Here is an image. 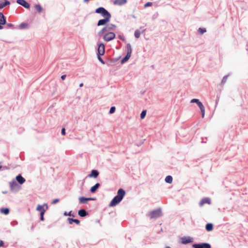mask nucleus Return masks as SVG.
Masks as SVG:
<instances>
[{
	"label": "nucleus",
	"instance_id": "obj_22",
	"mask_svg": "<svg viewBox=\"0 0 248 248\" xmlns=\"http://www.w3.org/2000/svg\"><path fill=\"white\" fill-rule=\"evenodd\" d=\"M205 229L208 232L212 231L213 230V225L212 223H208L206 225Z\"/></svg>",
	"mask_w": 248,
	"mask_h": 248
},
{
	"label": "nucleus",
	"instance_id": "obj_43",
	"mask_svg": "<svg viewBox=\"0 0 248 248\" xmlns=\"http://www.w3.org/2000/svg\"><path fill=\"white\" fill-rule=\"evenodd\" d=\"M65 78H66V75H62L61 76V78H62V80L65 79Z\"/></svg>",
	"mask_w": 248,
	"mask_h": 248
},
{
	"label": "nucleus",
	"instance_id": "obj_12",
	"mask_svg": "<svg viewBox=\"0 0 248 248\" xmlns=\"http://www.w3.org/2000/svg\"><path fill=\"white\" fill-rule=\"evenodd\" d=\"M110 20L109 18H104V19H100L98 21L97 23V26H101L105 25Z\"/></svg>",
	"mask_w": 248,
	"mask_h": 248
},
{
	"label": "nucleus",
	"instance_id": "obj_41",
	"mask_svg": "<svg viewBox=\"0 0 248 248\" xmlns=\"http://www.w3.org/2000/svg\"><path fill=\"white\" fill-rule=\"evenodd\" d=\"M61 132L63 135H64L65 134V130L64 128H62Z\"/></svg>",
	"mask_w": 248,
	"mask_h": 248
},
{
	"label": "nucleus",
	"instance_id": "obj_28",
	"mask_svg": "<svg viewBox=\"0 0 248 248\" xmlns=\"http://www.w3.org/2000/svg\"><path fill=\"white\" fill-rule=\"evenodd\" d=\"M0 212L1 213H3V214H5V215H7L9 213V210L7 208H1L0 209Z\"/></svg>",
	"mask_w": 248,
	"mask_h": 248
},
{
	"label": "nucleus",
	"instance_id": "obj_20",
	"mask_svg": "<svg viewBox=\"0 0 248 248\" xmlns=\"http://www.w3.org/2000/svg\"><path fill=\"white\" fill-rule=\"evenodd\" d=\"M101 15L105 18H110V17H111V15L106 9L104 11V12L102 13Z\"/></svg>",
	"mask_w": 248,
	"mask_h": 248
},
{
	"label": "nucleus",
	"instance_id": "obj_31",
	"mask_svg": "<svg viewBox=\"0 0 248 248\" xmlns=\"http://www.w3.org/2000/svg\"><path fill=\"white\" fill-rule=\"evenodd\" d=\"M107 29L108 30H113L116 28V26L113 24L108 25L106 26Z\"/></svg>",
	"mask_w": 248,
	"mask_h": 248
},
{
	"label": "nucleus",
	"instance_id": "obj_32",
	"mask_svg": "<svg viewBox=\"0 0 248 248\" xmlns=\"http://www.w3.org/2000/svg\"><path fill=\"white\" fill-rule=\"evenodd\" d=\"M134 35H135L136 38H139L140 35V31L139 30H136L135 31Z\"/></svg>",
	"mask_w": 248,
	"mask_h": 248
},
{
	"label": "nucleus",
	"instance_id": "obj_45",
	"mask_svg": "<svg viewBox=\"0 0 248 248\" xmlns=\"http://www.w3.org/2000/svg\"><path fill=\"white\" fill-rule=\"evenodd\" d=\"M83 84L82 83H80V84H79V87H82V86H83Z\"/></svg>",
	"mask_w": 248,
	"mask_h": 248
},
{
	"label": "nucleus",
	"instance_id": "obj_23",
	"mask_svg": "<svg viewBox=\"0 0 248 248\" xmlns=\"http://www.w3.org/2000/svg\"><path fill=\"white\" fill-rule=\"evenodd\" d=\"M100 184L99 183L96 184L94 186H92L91 188L90 191L92 193H94L95 192L96 189L99 187Z\"/></svg>",
	"mask_w": 248,
	"mask_h": 248
},
{
	"label": "nucleus",
	"instance_id": "obj_29",
	"mask_svg": "<svg viewBox=\"0 0 248 248\" xmlns=\"http://www.w3.org/2000/svg\"><path fill=\"white\" fill-rule=\"evenodd\" d=\"M105 10V9L103 7H99L96 9L95 12L98 14H102Z\"/></svg>",
	"mask_w": 248,
	"mask_h": 248
},
{
	"label": "nucleus",
	"instance_id": "obj_7",
	"mask_svg": "<svg viewBox=\"0 0 248 248\" xmlns=\"http://www.w3.org/2000/svg\"><path fill=\"white\" fill-rule=\"evenodd\" d=\"M105 53V46L103 44L100 43L98 47V54L99 55H103Z\"/></svg>",
	"mask_w": 248,
	"mask_h": 248
},
{
	"label": "nucleus",
	"instance_id": "obj_46",
	"mask_svg": "<svg viewBox=\"0 0 248 248\" xmlns=\"http://www.w3.org/2000/svg\"><path fill=\"white\" fill-rule=\"evenodd\" d=\"M68 216H72V215H71V212H70L68 214Z\"/></svg>",
	"mask_w": 248,
	"mask_h": 248
},
{
	"label": "nucleus",
	"instance_id": "obj_19",
	"mask_svg": "<svg viewBox=\"0 0 248 248\" xmlns=\"http://www.w3.org/2000/svg\"><path fill=\"white\" fill-rule=\"evenodd\" d=\"M68 220L70 224H72L74 222L76 223L77 225H79L80 224V221L78 219L68 218Z\"/></svg>",
	"mask_w": 248,
	"mask_h": 248
},
{
	"label": "nucleus",
	"instance_id": "obj_9",
	"mask_svg": "<svg viewBox=\"0 0 248 248\" xmlns=\"http://www.w3.org/2000/svg\"><path fill=\"white\" fill-rule=\"evenodd\" d=\"M192 241V238L190 237H183L181 238V242L183 244H187Z\"/></svg>",
	"mask_w": 248,
	"mask_h": 248
},
{
	"label": "nucleus",
	"instance_id": "obj_16",
	"mask_svg": "<svg viewBox=\"0 0 248 248\" xmlns=\"http://www.w3.org/2000/svg\"><path fill=\"white\" fill-rule=\"evenodd\" d=\"M99 175V173L97 170H93L90 174L88 176L90 178L93 177V178H96Z\"/></svg>",
	"mask_w": 248,
	"mask_h": 248
},
{
	"label": "nucleus",
	"instance_id": "obj_39",
	"mask_svg": "<svg viewBox=\"0 0 248 248\" xmlns=\"http://www.w3.org/2000/svg\"><path fill=\"white\" fill-rule=\"evenodd\" d=\"M7 27L8 28H13V25L11 23H8L7 24Z\"/></svg>",
	"mask_w": 248,
	"mask_h": 248
},
{
	"label": "nucleus",
	"instance_id": "obj_37",
	"mask_svg": "<svg viewBox=\"0 0 248 248\" xmlns=\"http://www.w3.org/2000/svg\"><path fill=\"white\" fill-rule=\"evenodd\" d=\"M98 59L102 63H103V64L105 63L104 61L102 60V59L100 57V55H99L98 56Z\"/></svg>",
	"mask_w": 248,
	"mask_h": 248
},
{
	"label": "nucleus",
	"instance_id": "obj_25",
	"mask_svg": "<svg viewBox=\"0 0 248 248\" xmlns=\"http://www.w3.org/2000/svg\"><path fill=\"white\" fill-rule=\"evenodd\" d=\"M165 181L169 184H171L172 182V177L170 175L167 176L165 178Z\"/></svg>",
	"mask_w": 248,
	"mask_h": 248
},
{
	"label": "nucleus",
	"instance_id": "obj_11",
	"mask_svg": "<svg viewBox=\"0 0 248 248\" xmlns=\"http://www.w3.org/2000/svg\"><path fill=\"white\" fill-rule=\"evenodd\" d=\"M17 3L26 8H29L30 4L25 0H17Z\"/></svg>",
	"mask_w": 248,
	"mask_h": 248
},
{
	"label": "nucleus",
	"instance_id": "obj_26",
	"mask_svg": "<svg viewBox=\"0 0 248 248\" xmlns=\"http://www.w3.org/2000/svg\"><path fill=\"white\" fill-rule=\"evenodd\" d=\"M127 47V53L131 55L132 53V48L130 44H127L126 46Z\"/></svg>",
	"mask_w": 248,
	"mask_h": 248
},
{
	"label": "nucleus",
	"instance_id": "obj_21",
	"mask_svg": "<svg viewBox=\"0 0 248 248\" xmlns=\"http://www.w3.org/2000/svg\"><path fill=\"white\" fill-rule=\"evenodd\" d=\"M9 4H10V2L7 0H5L4 1H0V9Z\"/></svg>",
	"mask_w": 248,
	"mask_h": 248
},
{
	"label": "nucleus",
	"instance_id": "obj_2",
	"mask_svg": "<svg viewBox=\"0 0 248 248\" xmlns=\"http://www.w3.org/2000/svg\"><path fill=\"white\" fill-rule=\"evenodd\" d=\"M148 216L151 219L158 217L161 216V210L157 209L149 213Z\"/></svg>",
	"mask_w": 248,
	"mask_h": 248
},
{
	"label": "nucleus",
	"instance_id": "obj_27",
	"mask_svg": "<svg viewBox=\"0 0 248 248\" xmlns=\"http://www.w3.org/2000/svg\"><path fill=\"white\" fill-rule=\"evenodd\" d=\"M35 8L39 13H41L43 11V8L39 4H35Z\"/></svg>",
	"mask_w": 248,
	"mask_h": 248
},
{
	"label": "nucleus",
	"instance_id": "obj_6",
	"mask_svg": "<svg viewBox=\"0 0 248 248\" xmlns=\"http://www.w3.org/2000/svg\"><path fill=\"white\" fill-rule=\"evenodd\" d=\"M47 209V205L46 204H44L43 205H38L36 210L41 213H45Z\"/></svg>",
	"mask_w": 248,
	"mask_h": 248
},
{
	"label": "nucleus",
	"instance_id": "obj_13",
	"mask_svg": "<svg viewBox=\"0 0 248 248\" xmlns=\"http://www.w3.org/2000/svg\"><path fill=\"white\" fill-rule=\"evenodd\" d=\"M205 203L209 204H211V201L209 198H205L202 199L200 202V206H202Z\"/></svg>",
	"mask_w": 248,
	"mask_h": 248
},
{
	"label": "nucleus",
	"instance_id": "obj_42",
	"mask_svg": "<svg viewBox=\"0 0 248 248\" xmlns=\"http://www.w3.org/2000/svg\"><path fill=\"white\" fill-rule=\"evenodd\" d=\"M227 77H224L222 80V82L224 83L226 81Z\"/></svg>",
	"mask_w": 248,
	"mask_h": 248
},
{
	"label": "nucleus",
	"instance_id": "obj_30",
	"mask_svg": "<svg viewBox=\"0 0 248 248\" xmlns=\"http://www.w3.org/2000/svg\"><path fill=\"white\" fill-rule=\"evenodd\" d=\"M199 33L200 34H203L204 33H205L206 31V30L205 28H199L198 31Z\"/></svg>",
	"mask_w": 248,
	"mask_h": 248
},
{
	"label": "nucleus",
	"instance_id": "obj_3",
	"mask_svg": "<svg viewBox=\"0 0 248 248\" xmlns=\"http://www.w3.org/2000/svg\"><path fill=\"white\" fill-rule=\"evenodd\" d=\"M191 103H196L198 105V107L200 108L202 113V117L203 118L205 114V108L204 107L201 102L198 99H193L191 100Z\"/></svg>",
	"mask_w": 248,
	"mask_h": 248
},
{
	"label": "nucleus",
	"instance_id": "obj_40",
	"mask_svg": "<svg viewBox=\"0 0 248 248\" xmlns=\"http://www.w3.org/2000/svg\"><path fill=\"white\" fill-rule=\"evenodd\" d=\"M59 202V200L58 199H56L54 200L52 202V204H56V203L58 202Z\"/></svg>",
	"mask_w": 248,
	"mask_h": 248
},
{
	"label": "nucleus",
	"instance_id": "obj_10",
	"mask_svg": "<svg viewBox=\"0 0 248 248\" xmlns=\"http://www.w3.org/2000/svg\"><path fill=\"white\" fill-rule=\"evenodd\" d=\"M6 24V20L4 15L1 12H0V30L2 29L3 27L2 25Z\"/></svg>",
	"mask_w": 248,
	"mask_h": 248
},
{
	"label": "nucleus",
	"instance_id": "obj_44",
	"mask_svg": "<svg viewBox=\"0 0 248 248\" xmlns=\"http://www.w3.org/2000/svg\"><path fill=\"white\" fill-rule=\"evenodd\" d=\"M3 244V242L2 240H0V247H2Z\"/></svg>",
	"mask_w": 248,
	"mask_h": 248
},
{
	"label": "nucleus",
	"instance_id": "obj_17",
	"mask_svg": "<svg viewBox=\"0 0 248 248\" xmlns=\"http://www.w3.org/2000/svg\"><path fill=\"white\" fill-rule=\"evenodd\" d=\"M17 181L20 184H23L25 182V179L20 175H18L16 177Z\"/></svg>",
	"mask_w": 248,
	"mask_h": 248
},
{
	"label": "nucleus",
	"instance_id": "obj_38",
	"mask_svg": "<svg viewBox=\"0 0 248 248\" xmlns=\"http://www.w3.org/2000/svg\"><path fill=\"white\" fill-rule=\"evenodd\" d=\"M44 214L45 213H43V212L40 213V219L42 221H43L44 220Z\"/></svg>",
	"mask_w": 248,
	"mask_h": 248
},
{
	"label": "nucleus",
	"instance_id": "obj_8",
	"mask_svg": "<svg viewBox=\"0 0 248 248\" xmlns=\"http://www.w3.org/2000/svg\"><path fill=\"white\" fill-rule=\"evenodd\" d=\"M10 189L11 191H16L18 189V186L16 181H12L10 183Z\"/></svg>",
	"mask_w": 248,
	"mask_h": 248
},
{
	"label": "nucleus",
	"instance_id": "obj_36",
	"mask_svg": "<svg viewBox=\"0 0 248 248\" xmlns=\"http://www.w3.org/2000/svg\"><path fill=\"white\" fill-rule=\"evenodd\" d=\"M152 5V3L151 2H148L144 4V7L146 8L148 6H151Z\"/></svg>",
	"mask_w": 248,
	"mask_h": 248
},
{
	"label": "nucleus",
	"instance_id": "obj_33",
	"mask_svg": "<svg viewBox=\"0 0 248 248\" xmlns=\"http://www.w3.org/2000/svg\"><path fill=\"white\" fill-rule=\"evenodd\" d=\"M108 30L107 29V27L106 26L105 27L103 28L98 33V34L100 35L103 33H104V32L105 31H108Z\"/></svg>",
	"mask_w": 248,
	"mask_h": 248
},
{
	"label": "nucleus",
	"instance_id": "obj_4",
	"mask_svg": "<svg viewBox=\"0 0 248 248\" xmlns=\"http://www.w3.org/2000/svg\"><path fill=\"white\" fill-rule=\"evenodd\" d=\"M116 35L113 32L106 33L103 36V39L107 42L110 41L115 38Z\"/></svg>",
	"mask_w": 248,
	"mask_h": 248
},
{
	"label": "nucleus",
	"instance_id": "obj_48",
	"mask_svg": "<svg viewBox=\"0 0 248 248\" xmlns=\"http://www.w3.org/2000/svg\"><path fill=\"white\" fill-rule=\"evenodd\" d=\"M21 26H22V27H24L23 24H21Z\"/></svg>",
	"mask_w": 248,
	"mask_h": 248
},
{
	"label": "nucleus",
	"instance_id": "obj_34",
	"mask_svg": "<svg viewBox=\"0 0 248 248\" xmlns=\"http://www.w3.org/2000/svg\"><path fill=\"white\" fill-rule=\"evenodd\" d=\"M146 110H143L141 113V114H140V118L141 119H143L145 115H146Z\"/></svg>",
	"mask_w": 248,
	"mask_h": 248
},
{
	"label": "nucleus",
	"instance_id": "obj_18",
	"mask_svg": "<svg viewBox=\"0 0 248 248\" xmlns=\"http://www.w3.org/2000/svg\"><path fill=\"white\" fill-rule=\"evenodd\" d=\"M78 215L81 217H84L87 215V213L84 209H80L78 212Z\"/></svg>",
	"mask_w": 248,
	"mask_h": 248
},
{
	"label": "nucleus",
	"instance_id": "obj_5",
	"mask_svg": "<svg viewBox=\"0 0 248 248\" xmlns=\"http://www.w3.org/2000/svg\"><path fill=\"white\" fill-rule=\"evenodd\" d=\"M194 248H211V246L208 243L196 244L193 245Z\"/></svg>",
	"mask_w": 248,
	"mask_h": 248
},
{
	"label": "nucleus",
	"instance_id": "obj_47",
	"mask_svg": "<svg viewBox=\"0 0 248 248\" xmlns=\"http://www.w3.org/2000/svg\"><path fill=\"white\" fill-rule=\"evenodd\" d=\"M21 26H22V27H24L23 24H21Z\"/></svg>",
	"mask_w": 248,
	"mask_h": 248
},
{
	"label": "nucleus",
	"instance_id": "obj_14",
	"mask_svg": "<svg viewBox=\"0 0 248 248\" xmlns=\"http://www.w3.org/2000/svg\"><path fill=\"white\" fill-rule=\"evenodd\" d=\"M127 0H115L113 3L114 5L121 6L125 4Z\"/></svg>",
	"mask_w": 248,
	"mask_h": 248
},
{
	"label": "nucleus",
	"instance_id": "obj_35",
	"mask_svg": "<svg viewBox=\"0 0 248 248\" xmlns=\"http://www.w3.org/2000/svg\"><path fill=\"white\" fill-rule=\"evenodd\" d=\"M115 111V107H111L110 110H109V113L110 114H112L114 113Z\"/></svg>",
	"mask_w": 248,
	"mask_h": 248
},
{
	"label": "nucleus",
	"instance_id": "obj_1",
	"mask_svg": "<svg viewBox=\"0 0 248 248\" xmlns=\"http://www.w3.org/2000/svg\"><path fill=\"white\" fill-rule=\"evenodd\" d=\"M125 194V191L121 188L117 192V195L109 203V206L112 207L117 205L123 199Z\"/></svg>",
	"mask_w": 248,
	"mask_h": 248
},
{
	"label": "nucleus",
	"instance_id": "obj_24",
	"mask_svg": "<svg viewBox=\"0 0 248 248\" xmlns=\"http://www.w3.org/2000/svg\"><path fill=\"white\" fill-rule=\"evenodd\" d=\"M130 57H131V55L127 53L125 57L122 60L121 63H123L126 62L129 59Z\"/></svg>",
	"mask_w": 248,
	"mask_h": 248
},
{
	"label": "nucleus",
	"instance_id": "obj_15",
	"mask_svg": "<svg viewBox=\"0 0 248 248\" xmlns=\"http://www.w3.org/2000/svg\"><path fill=\"white\" fill-rule=\"evenodd\" d=\"M78 200H79V203L80 204H84V203H86L87 201L92 200V199L87 198H85L84 197H80L78 198Z\"/></svg>",
	"mask_w": 248,
	"mask_h": 248
}]
</instances>
